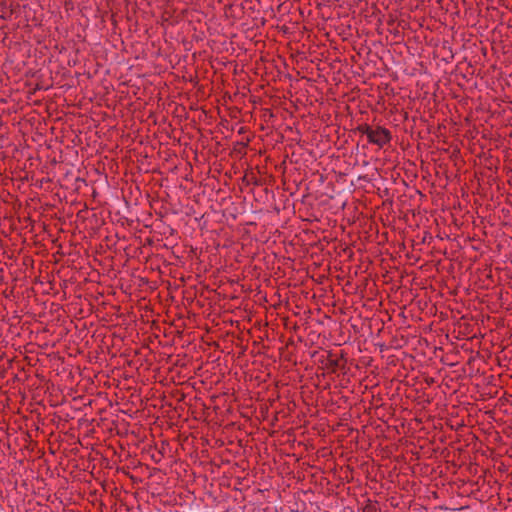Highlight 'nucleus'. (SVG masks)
I'll list each match as a JSON object with an SVG mask.
<instances>
[{
	"label": "nucleus",
	"instance_id": "1",
	"mask_svg": "<svg viewBox=\"0 0 512 512\" xmlns=\"http://www.w3.org/2000/svg\"><path fill=\"white\" fill-rule=\"evenodd\" d=\"M357 130L366 135L368 142L371 144L377 145L379 148H383L387 145L391 139V132L384 127L377 126L376 128H372L368 124H361L357 127Z\"/></svg>",
	"mask_w": 512,
	"mask_h": 512
},
{
	"label": "nucleus",
	"instance_id": "2",
	"mask_svg": "<svg viewBox=\"0 0 512 512\" xmlns=\"http://www.w3.org/2000/svg\"><path fill=\"white\" fill-rule=\"evenodd\" d=\"M325 365L330 372H336L337 368L339 367V360L338 358H335L331 352H329Z\"/></svg>",
	"mask_w": 512,
	"mask_h": 512
},
{
	"label": "nucleus",
	"instance_id": "3",
	"mask_svg": "<svg viewBox=\"0 0 512 512\" xmlns=\"http://www.w3.org/2000/svg\"><path fill=\"white\" fill-rule=\"evenodd\" d=\"M363 512H376V507H375V505H373V504H367V505L363 508Z\"/></svg>",
	"mask_w": 512,
	"mask_h": 512
}]
</instances>
